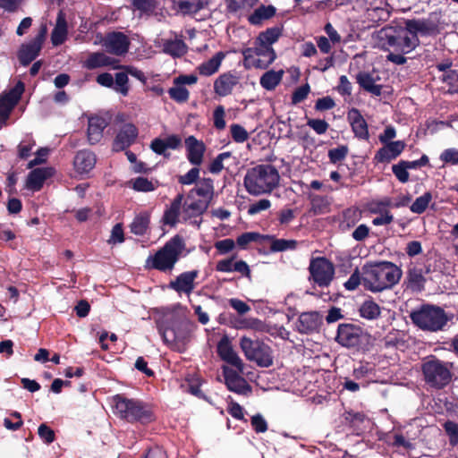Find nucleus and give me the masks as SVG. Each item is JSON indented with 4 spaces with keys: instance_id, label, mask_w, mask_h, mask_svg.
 Returning a JSON list of instances; mask_svg holds the SVG:
<instances>
[{
    "instance_id": "37",
    "label": "nucleus",
    "mask_w": 458,
    "mask_h": 458,
    "mask_svg": "<svg viewBox=\"0 0 458 458\" xmlns=\"http://www.w3.org/2000/svg\"><path fill=\"white\" fill-rule=\"evenodd\" d=\"M357 82L365 90L375 96H380L382 87L375 82L374 78L368 72H360L357 75Z\"/></svg>"
},
{
    "instance_id": "31",
    "label": "nucleus",
    "mask_w": 458,
    "mask_h": 458,
    "mask_svg": "<svg viewBox=\"0 0 458 458\" xmlns=\"http://www.w3.org/2000/svg\"><path fill=\"white\" fill-rule=\"evenodd\" d=\"M405 27L416 38H419V35H429L435 30L432 23L423 20H408L405 22Z\"/></svg>"
},
{
    "instance_id": "48",
    "label": "nucleus",
    "mask_w": 458,
    "mask_h": 458,
    "mask_svg": "<svg viewBox=\"0 0 458 458\" xmlns=\"http://www.w3.org/2000/svg\"><path fill=\"white\" fill-rule=\"evenodd\" d=\"M229 11L237 12L242 9H250L253 7L258 0H225Z\"/></svg>"
},
{
    "instance_id": "11",
    "label": "nucleus",
    "mask_w": 458,
    "mask_h": 458,
    "mask_svg": "<svg viewBox=\"0 0 458 458\" xmlns=\"http://www.w3.org/2000/svg\"><path fill=\"white\" fill-rule=\"evenodd\" d=\"M426 381L436 387H443L451 379V372L446 363L438 360L427 361L423 365Z\"/></svg>"
},
{
    "instance_id": "44",
    "label": "nucleus",
    "mask_w": 458,
    "mask_h": 458,
    "mask_svg": "<svg viewBox=\"0 0 458 458\" xmlns=\"http://www.w3.org/2000/svg\"><path fill=\"white\" fill-rule=\"evenodd\" d=\"M157 4V0H131L133 10L147 15H150L156 11Z\"/></svg>"
},
{
    "instance_id": "29",
    "label": "nucleus",
    "mask_w": 458,
    "mask_h": 458,
    "mask_svg": "<svg viewBox=\"0 0 458 458\" xmlns=\"http://www.w3.org/2000/svg\"><path fill=\"white\" fill-rule=\"evenodd\" d=\"M115 63V60L107 56L103 52H94L89 55L88 58L84 61L83 67L88 70H95L101 67L111 66Z\"/></svg>"
},
{
    "instance_id": "53",
    "label": "nucleus",
    "mask_w": 458,
    "mask_h": 458,
    "mask_svg": "<svg viewBox=\"0 0 458 458\" xmlns=\"http://www.w3.org/2000/svg\"><path fill=\"white\" fill-rule=\"evenodd\" d=\"M38 434L43 442L47 445L53 443L55 440V431L46 423L39 425L38 428Z\"/></svg>"
},
{
    "instance_id": "1",
    "label": "nucleus",
    "mask_w": 458,
    "mask_h": 458,
    "mask_svg": "<svg viewBox=\"0 0 458 458\" xmlns=\"http://www.w3.org/2000/svg\"><path fill=\"white\" fill-rule=\"evenodd\" d=\"M157 329L164 343L173 351L182 352L196 327L177 311L166 312L157 321Z\"/></svg>"
},
{
    "instance_id": "52",
    "label": "nucleus",
    "mask_w": 458,
    "mask_h": 458,
    "mask_svg": "<svg viewBox=\"0 0 458 458\" xmlns=\"http://www.w3.org/2000/svg\"><path fill=\"white\" fill-rule=\"evenodd\" d=\"M230 157H231L230 152H223V153L219 154L209 164L208 171L212 174L220 173L224 168V165H223L224 160L229 158Z\"/></svg>"
},
{
    "instance_id": "58",
    "label": "nucleus",
    "mask_w": 458,
    "mask_h": 458,
    "mask_svg": "<svg viewBox=\"0 0 458 458\" xmlns=\"http://www.w3.org/2000/svg\"><path fill=\"white\" fill-rule=\"evenodd\" d=\"M348 153L346 146H340L328 151V157L332 163H337L345 158Z\"/></svg>"
},
{
    "instance_id": "60",
    "label": "nucleus",
    "mask_w": 458,
    "mask_h": 458,
    "mask_svg": "<svg viewBox=\"0 0 458 458\" xmlns=\"http://www.w3.org/2000/svg\"><path fill=\"white\" fill-rule=\"evenodd\" d=\"M440 160L444 164L457 165L458 164V149L447 148L440 155Z\"/></svg>"
},
{
    "instance_id": "40",
    "label": "nucleus",
    "mask_w": 458,
    "mask_h": 458,
    "mask_svg": "<svg viewBox=\"0 0 458 458\" xmlns=\"http://www.w3.org/2000/svg\"><path fill=\"white\" fill-rule=\"evenodd\" d=\"M283 75V70L266 72L260 78V85L267 90H272L280 83Z\"/></svg>"
},
{
    "instance_id": "6",
    "label": "nucleus",
    "mask_w": 458,
    "mask_h": 458,
    "mask_svg": "<svg viewBox=\"0 0 458 458\" xmlns=\"http://www.w3.org/2000/svg\"><path fill=\"white\" fill-rule=\"evenodd\" d=\"M184 249L183 239L176 234L157 250L154 255L148 257L146 267L161 272L171 271L180 259Z\"/></svg>"
},
{
    "instance_id": "3",
    "label": "nucleus",
    "mask_w": 458,
    "mask_h": 458,
    "mask_svg": "<svg viewBox=\"0 0 458 458\" xmlns=\"http://www.w3.org/2000/svg\"><path fill=\"white\" fill-rule=\"evenodd\" d=\"M200 215V187L193 188L184 199L178 194L164 211L161 222L164 225L174 227L180 219L187 221Z\"/></svg>"
},
{
    "instance_id": "54",
    "label": "nucleus",
    "mask_w": 458,
    "mask_h": 458,
    "mask_svg": "<svg viewBox=\"0 0 458 458\" xmlns=\"http://www.w3.org/2000/svg\"><path fill=\"white\" fill-rule=\"evenodd\" d=\"M230 131L232 138L236 142L242 143L249 138L247 131L240 124H232L230 127Z\"/></svg>"
},
{
    "instance_id": "33",
    "label": "nucleus",
    "mask_w": 458,
    "mask_h": 458,
    "mask_svg": "<svg viewBox=\"0 0 458 458\" xmlns=\"http://www.w3.org/2000/svg\"><path fill=\"white\" fill-rule=\"evenodd\" d=\"M150 224V215L148 212H142L137 215L130 225L131 233L142 236L144 235Z\"/></svg>"
},
{
    "instance_id": "36",
    "label": "nucleus",
    "mask_w": 458,
    "mask_h": 458,
    "mask_svg": "<svg viewBox=\"0 0 458 458\" xmlns=\"http://www.w3.org/2000/svg\"><path fill=\"white\" fill-rule=\"evenodd\" d=\"M282 30V27L280 26L268 28L265 31L260 32L256 40L259 44L272 47V45L281 37Z\"/></svg>"
},
{
    "instance_id": "26",
    "label": "nucleus",
    "mask_w": 458,
    "mask_h": 458,
    "mask_svg": "<svg viewBox=\"0 0 458 458\" xmlns=\"http://www.w3.org/2000/svg\"><path fill=\"white\" fill-rule=\"evenodd\" d=\"M51 168H35L31 170L26 181L28 189L38 191L42 189L45 181L51 176Z\"/></svg>"
},
{
    "instance_id": "12",
    "label": "nucleus",
    "mask_w": 458,
    "mask_h": 458,
    "mask_svg": "<svg viewBox=\"0 0 458 458\" xmlns=\"http://www.w3.org/2000/svg\"><path fill=\"white\" fill-rule=\"evenodd\" d=\"M309 270L310 278L321 287L329 285L335 274L333 264L326 258L312 259Z\"/></svg>"
},
{
    "instance_id": "46",
    "label": "nucleus",
    "mask_w": 458,
    "mask_h": 458,
    "mask_svg": "<svg viewBox=\"0 0 458 458\" xmlns=\"http://www.w3.org/2000/svg\"><path fill=\"white\" fill-rule=\"evenodd\" d=\"M128 73L127 72H117L115 74V80L113 89L121 93L123 96H127L129 93V86H128Z\"/></svg>"
},
{
    "instance_id": "5",
    "label": "nucleus",
    "mask_w": 458,
    "mask_h": 458,
    "mask_svg": "<svg viewBox=\"0 0 458 458\" xmlns=\"http://www.w3.org/2000/svg\"><path fill=\"white\" fill-rule=\"evenodd\" d=\"M280 175L272 165H258L247 170L243 185L253 196L270 193L279 185Z\"/></svg>"
},
{
    "instance_id": "34",
    "label": "nucleus",
    "mask_w": 458,
    "mask_h": 458,
    "mask_svg": "<svg viewBox=\"0 0 458 458\" xmlns=\"http://www.w3.org/2000/svg\"><path fill=\"white\" fill-rule=\"evenodd\" d=\"M426 280L422 268L411 267L407 273V286L414 292H420L424 288Z\"/></svg>"
},
{
    "instance_id": "4",
    "label": "nucleus",
    "mask_w": 458,
    "mask_h": 458,
    "mask_svg": "<svg viewBox=\"0 0 458 458\" xmlns=\"http://www.w3.org/2000/svg\"><path fill=\"white\" fill-rule=\"evenodd\" d=\"M402 276L401 269L391 262H380L362 267V285L377 293L396 284Z\"/></svg>"
},
{
    "instance_id": "24",
    "label": "nucleus",
    "mask_w": 458,
    "mask_h": 458,
    "mask_svg": "<svg viewBox=\"0 0 458 458\" xmlns=\"http://www.w3.org/2000/svg\"><path fill=\"white\" fill-rule=\"evenodd\" d=\"M386 146L379 148L375 156L378 162H389L396 158L404 149L405 143L402 140L385 143Z\"/></svg>"
},
{
    "instance_id": "19",
    "label": "nucleus",
    "mask_w": 458,
    "mask_h": 458,
    "mask_svg": "<svg viewBox=\"0 0 458 458\" xmlns=\"http://www.w3.org/2000/svg\"><path fill=\"white\" fill-rule=\"evenodd\" d=\"M240 372L235 371L227 367H224L225 382L230 391L241 394H248L250 393V387L247 381L239 375Z\"/></svg>"
},
{
    "instance_id": "61",
    "label": "nucleus",
    "mask_w": 458,
    "mask_h": 458,
    "mask_svg": "<svg viewBox=\"0 0 458 458\" xmlns=\"http://www.w3.org/2000/svg\"><path fill=\"white\" fill-rule=\"evenodd\" d=\"M270 207H271L270 200L267 199H259V201L251 204L249 207L248 214L250 215V216H253V215L258 214V213H259L261 211L268 209Z\"/></svg>"
},
{
    "instance_id": "20",
    "label": "nucleus",
    "mask_w": 458,
    "mask_h": 458,
    "mask_svg": "<svg viewBox=\"0 0 458 458\" xmlns=\"http://www.w3.org/2000/svg\"><path fill=\"white\" fill-rule=\"evenodd\" d=\"M347 121L357 138L360 140L369 138L368 123L357 108L352 107L347 112Z\"/></svg>"
},
{
    "instance_id": "25",
    "label": "nucleus",
    "mask_w": 458,
    "mask_h": 458,
    "mask_svg": "<svg viewBox=\"0 0 458 458\" xmlns=\"http://www.w3.org/2000/svg\"><path fill=\"white\" fill-rule=\"evenodd\" d=\"M180 388L183 393L200 397V374L198 370L187 372L180 380Z\"/></svg>"
},
{
    "instance_id": "43",
    "label": "nucleus",
    "mask_w": 458,
    "mask_h": 458,
    "mask_svg": "<svg viewBox=\"0 0 458 458\" xmlns=\"http://www.w3.org/2000/svg\"><path fill=\"white\" fill-rule=\"evenodd\" d=\"M173 8L183 14L196 13L200 10V0H171Z\"/></svg>"
},
{
    "instance_id": "51",
    "label": "nucleus",
    "mask_w": 458,
    "mask_h": 458,
    "mask_svg": "<svg viewBox=\"0 0 458 458\" xmlns=\"http://www.w3.org/2000/svg\"><path fill=\"white\" fill-rule=\"evenodd\" d=\"M296 247V242L293 240L273 239L270 249L272 251H284L293 250Z\"/></svg>"
},
{
    "instance_id": "30",
    "label": "nucleus",
    "mask_w": 458,
    "mask_h": 458,
    "mask_svg": "<svg viewBox=\"0 0 458 458\" xmlns=\"http://www.w3.org/2000/svg\"><path fill=\"white\" fill-rule=\"evenodd\" d=\"M67 22L62 12L57 15L56 24L51 33V42L54 46L62 45L67 38Z\"/></svg>"
},
{
    "instance_id": "23",
    "label": "nucleus",
    "mask_w": 458,
    "mask_h": 458,
    "mask_svg": "<svg viewBox=\"0 0 458 458\" xmlns=\"http://www.w3.org/2000/svg\"><path fill=\"white\" fill-rule=\"evenodd\" d=\"M198 274V270L183 272L174 281L170 282L169 287L178 293H184L189 295L194 289V280Z\"/></svg>"
},
{
    "instance_id": "14",
    "label": "nucleus",
    "mask_w": 458,
    "mask_h": 458,
    "mask_svg": "<svg viewBox=\"0 0 458 458\" xmlns=\"http://www.w3.org/2000/svg\"><path fill=\"white\" fill-rule=\"evenodd\" d=\"M47 27L41 26L38 35L29 43L22 44L17 56L22 66H28L39 55L47 35Z\"/></svg>"
},
{
    "instance_id": "28",
    "label": "nucleus",
    "mask_w": 458,
    "mask_h": 458,
    "mask_svg": "<svg viewBox=\"0 0 458 458\" xmlns=\"http://www.w3.org/2000/svg\"><path fill=\"white\" fill-rule=\"evenodd\" d=\"M239 82V77L226 72L220 75L214 83V88L218 95L225 96L231 93L232 89Z\"/></svg>"
},
{
    "instance_id": "39",
    "label": "nucleus",
    "mask_w": 458,
    "mask_h": 458,
    "mask_svg": "<svg viewBox=\"0 0 458 458\" xmlns=\"http://www.w3.org/2000/svg\"><path fill=\"white\" fill-rule=\"evenodd\" d=\"M163 50L173 57H181L186 54L187 46L182 39H170L164 42Z\"/></svg>"
},
{
    "instance_id": "45",
    "label": "nucleus",
    "mask_w": 458,
    "mask_h": 458,
    "mask_svg": "<svg viewBox=\"0 0 458 458\" xmlns=\"http://www.w3.org/2000/svg\"><path fill=\"white\" fill-rule=\"evenodd\" d=\"M431 199V193L428 191L425 192L423 195L417 198L415 201L411 204L410 208L411 211L415 214L423 213L428 207V204L430 203Z\"/></svg>"
},
{
    "instance_id": "15",
    "label": "nucleus",
    "mask_w": 458,
    "mask_h": 458,
    "mask_svg": "<svg viewBox=\"0 0 458 458\" xmlns=\"http://www.w3.org/2000/svg\"><path fill=\"white\" fill-rule=\"evenodd\" d=\"M131 42L129 38L123 32L113 31L106 35L103 46L106 50L115 55H123L129 51Z\"/></svg>"
},
{
    "instance_id": "18",
    "label": "nucleus",
    "mask_w": 458,
    "mask_h": 458,
    "mask_svg": "<svg viewBox=\"0 0 458 458\" xmlns=\"http://www.w3.org/2000/svg\"><path fill=\"white\" fill-rule=\"evenodd\" d=\"M217 352L224 361L234 367L238 372H243L244 363L233 350L228 339L224 338L219 342L217 345Z\"/></svg>"
},
{
    "instance_id": "22",
    "label": "nucleus",
    "mask_w": 458,
    "mask_h": 458,
    "mask_svg": "<svg viewBox=\"0 0 458 458\" xmlns=\"http://www.w3.org/2000/svg\"><path fill=\"white\" fill-rule=\"evenodd\" d=\"M97 157L89 149L79 150L73 158V167L80 174H89L96 165Z\"/></svg>"
},
{
    "instance_id": "27",
    "label": "nucleus",
    "mask_w": 458,
    "mask_h": 458,
    "mask_svg": "<svg viewBox=\"0 0 458 458\" xmlns=\"http://www.w3.org/2000/svg\"><path fill=\"white\" fill-rule=\"evenodd\" d=\"M321 318L318 312H303L300 315L297 328L301 333H310L317 330L320 325Z\"/></svg>"
},
{
    "instance_id": "56",
    "label": "nucleus",
    "mask_w": 458,
    "mask_h": 458,
    "mask_svg": "<svg viewBox=\"0 0 458 458\" xmlns=\"http://www.w3.org/2000/svg\"><path fill=\"white\" fill-rule=\"evenodd\" d=\"M312 208L315 213H324L328 208L329 201L323 196H314L311 199Z\"/></svg>"
},
{
    "instance_id": "55",
    "label": "nucleus",
    "mask_w": 458,
    "mask_h": 458,
    "mask_svg": "<svg viewBox=\"0 0 458 458\" xmlns=\"http://www.w3.org/2000/svg\"><path fill=\"white\" fill-rule=\"evenodd\" d=\"M133 189L138 191L148 192L156 189L154 183L145 177H138L133 182Z\"/></svg>"
},
{
    "instance_id": "62",
    "label": "nucleus",
    "mask_w": 458,
    "mask_h": 458,
    "mask_svg": "<svg viewBox=\"0 0 458 458\" xmlns=\"http://www.w3.org/2000/svg\"><path fill=\"white\" fill-rule=\"evenodd\" d=\"M199 174V169L198 167H193L184 175H180L178 177V182L182 185L191 184L198 180Z\"/></svg>"
},
{
    "instance_id": "10",
    "label": "nucleus",
    "mask_w": 458,
    "mask_h": 458,
    "mask_svg": "<svg viewBox=\"0 0 458 458\" xmlns=\"http://www.w3.org/2000/svg\"><path fill=\"white\" fill-rule=\"evenodd\" d=\"M242 55L243 65L246 69H266L276 57L273 47L259 44L257 40L254 42V47L244 49Z\"/></svg>"
},
{
    "instance_id": "64",
    "label": "nucleus",
    "mask_w": 458,
    "mask_h": 458,
    "mask_svg": "<svg viewBox=\"0 0 458 458\" xmlns=\"http://www.w3.org/2000/svg\"><path fill=\"white\" fill-rule=\"evenodd\" d=\"M392 171H393L394 174L396 176V178L401 182H408V180H409V173L407 171V168L405 167V165L403 164L402 161L399 162L396 165H394L392 166Z\"/></svg>"
},
{
    "instance_id": "38",
    "label": "nucleus",
    "mask_w": 458,
    "mask_h": 458,
    "mask_svg": "<svg viewBox=\"0 0 458 458\" xmlns=\"http://www.w3.org/2000/svg\"><path fill=\"white\" fill-rule=\"evenodd\" d=\"M185 145L188 151L187 157L189 161L196 165H200V143L194 137L190 136L185 140Z\"/></svg>"
},
{
    "instance_id": "42",
    "label": "nucleus",
    "mask_w": 458,
    "mask_h": 458,
    "mask_svg": "<svg viewBox=\"0 0 458 458\" xmlns=\"http://www.w3.org/2000/svg\"><path fill=\"white\" fill-rule=\"evenodd\" d=\"M225 57V53L219 51L211 58L202 64V75H212L216 73Z\"/></svg>"
},
{
    "instance_id": "57",
    "label": "nucleus",
    "mask_w": 458,
    "mask_h": 458,
    "mask_svg": "<svg viewBox=\"0 0 458 458\" xmlns=\"http://www.w3.org/2000/svg\"><path fill=\"white\" fill-rule=\"evenodd\" d=\"M307 125L319 135L326 133L329 128L328 123L322 119H308Z\"/></svg>"
},
{
    "instance_id": "13",
    "label": "nucleus",
    "mask_w": 458,
    "mask_h": 458,
    "mask_svg": "<svg viewBox=\"0 0 458 458\" xmlns=\"http://www.w3.org/2000/svg\"><path fill=\"white\" fill-rule=\"evenodd\" d=\"M24 90V83L19 81L8 92L0 95V123L6 124L12 111L19 103Z\"/></svg>"
},
{
    "instance_id": "49",
    "label": "nucleus",
    "mask_w": 458,
    "mask_h": 458,
    "mask_svg": "<svg viewBox=\"0 0 458 458\" xmlns=\"http://www.w3.org/2000/svg\"><path fill=\"white\" fill-rule=\"evenodd\" d=\"M176 86L169 89L168 93L172 99L178 103L185 102L189 98V91L186 88L175 84Z\"/></svg>"
},
{
    "instance_id": "16",
    "label": "nucleus",
    "mask_w": 458,
    "mask_h": 458,
    "mask_svg": "<svg viewBox=\"0 0 458 458\" xmlns=\"http://www.w3.org/2000/svg\"><path fill=\"white\" fill-rule=\"evenodd\" d=\"M363 337L362 329L352 324H341L338 326L336 341L343 346L354 347L360 344Z\"/></svg>"
},
{
    "instance_id": "21",
    "label": "nucleus",
    "mask_w": 458,
    "mask_h": 458,
    "mask_svg": "<svg viewBox=\"0 0 458 458\" xmlns=\"http://www.w3.org/2000/svg\"><path fill=\"white\" fill-rule=\"evenodd\" d=\"M108 122L102 116L92 115L88 120L87 138L90 145L98 143L103 138V131Z\"/></svg>"
},
{
    "instance_id": "7",
    "label": "nucleus",
    "mask_w": 458,
    "mask_h": 458,
    "mask_svg": "<svg viewBox=\"0 0 458 458\" xmlns=\"http://www.w3.org/2000/svg\"><path fill=\"white\" fill-rule=\"evenodd\" d=\"M115 413L128 422L148 424L155 420L150 407L141 401L117 394L114 397Z\"/></svg>"
},
{
    "instance_id": "8",
    "label": "nucleus",
    "mask_w": 458,
    "mask_h": 458,
    "mask_svg": "<svg viewBox=\"0 0 458 458\" xmlns=\"http://www.w3.org/2000/svg\"><path fill=\"white\" fill-rule=\"evenodd\" d=\"M412 322L422 330L436 332L447 323L444 310L432 305H425L411 313Z\"/></svg>"
},
{
    "instance_id": "50",
    "label": "nucleus",
    "mask_w": 458,
    "mask_h": 458,
    "mask_svg": "<svg viewBox=\"0 0 458 458\" xmlns=\"http://www.w3.org/2000/svg\"><path fill=\"white\" fill-rule=\"evenodd\" d=\"M392 206V200L390 198H384L380 200H374L369 204V209L373 214H383L384 212H389L387 208Z\"/></svg>"
},
{
    "instance_id": "2",
    "label": "nucleus",
    "mask_w": 458,
    "mask_h": 458,
    "mask_svg": "<svg viewBox=\"0 0 458 458\" xmlns=\"http://www.w3.org/2000/svg\"><path fill=\"white\" fill-rule=\"evenodd\" d=\"M375 47L384 51L394 50L409 54L419 45V38L411 35L406 27H385L372 34Z\"/></svg>"
},
{
    "instance_id": "41",
    "label": "nucleus",
    "mask_w": 458,
    "mask_h": 458,
    "mask_svg": "<svg viewBox=\"0 0 458 458\" xmlns=\"http://www.w3.org/2000/svg\"><path fill=\"white\" fill-rule=\"evenodd\" d=\"M276 13V8L272 5H261L257 8L252 14L249 16V21L253 25H259L263 21L273 17Z\"/></svg>"
},
{
    "instance_id": "63",
    "label": "nucleus",
    "mask_w": 458,
    "mask_h": 458,
    "mask_svg": "<svg viewBox=\"0 0 458 458\" xmlns=\"http://www.w3.org/2000/svg\"><path fill=\"white\" fill-rule=\"evenodd\" d=\"M48 152L49 150L47 148H38L36 152V157L29 162L28 168L31 169L38 165L46 163Z\"/></svg>"
},
{
    "instance_id": "47",
    "label": "nucleus",
    "mask_w": 458,
    "mask_h": 458,
    "mask_svg": "<svg viewBox=\"0 0 458 458\" xmlns=\"http://www.w3.org/2000/svg\"><path fill=\"white\" fill-rule=\"evenodd\" d=\"M262 239H264V236L260 233L255 232H248L238 236L236 242L242 249H245L250 242H259Z\"/></svg>"
},
{
    "instance_id": "35",
    "label": "nucleus",
    "mask_w": 458,
    "mask_h": 458,
    "mask_svg": "<svg viewBox=\"0 0 458 458\" xmlns=\"http://www.w3.org/2000/svg\"><path fill=\"white\" fill-rule=\"evenodd\" d=\"M237 329H249L255 332H270L269 327L256 318H244L237 321Z\"/></svg>"
},
{
    "instance_id": "9",
    "label": "nucleus",
    "mask_w": 458,
    "mask_h": 458,
    "mask_svg": "<svg viewBox=\"0 0 458 458\" xmlns=\"http://www.w3.org/2000/svg\"><path fill=\"white\" fill-rule=\"evenodd\" d=\"M240 347L247 360L254 361L260 367L267 368L272 365V351L265 343L242 336L240 339Z\"/></svg>"
},
{
    "instance_id": "17",
    "label": "nucleus",
    "mask_w": 458,
    "mask_h": 458,
    "mask_svg": "<svg viewBox=\"0 0 458 458\" xmlns=\"http://www.w3.org/2000/svg\"><path fill=\"white\" fill-rule=\"evenodd\" d=\"M138 137L137 127L129 123L122 126L114 140L113 148L114 151H122L132 145Z\"/></svg>"
},
{
    "instance_id": "32",
    "label": "nucleus",
    "mask_w": 458,
    "mask_h": 458,
    "mask_svg": "<svg viewBox=\"0 0 458 458\" xmlns=\"http://www.w3.org/2000/svg\"><path fill=\"white\" fill-rule=\"evenodd\" d=\"M359 314L368 320H375L380 317L381 309L371 298L365 300L359 307Z\"/></svg>"
},
{
    "instance_id": "59",
    "label": "nucleus",
    "mask_w": 458,
    "mask_h": 458,
    "mask_svg": "<svg viewBox=\"0 0 458 458\" xmlns=\"http://www.w3.org/2000/svg\"><path fill=\"white\" fill-rule=\"evenodd\" d=\"M444 428L449 437L451 445L458 444V424L453 421H446L444 424Z\"/></svg>"
}]
</instances>
